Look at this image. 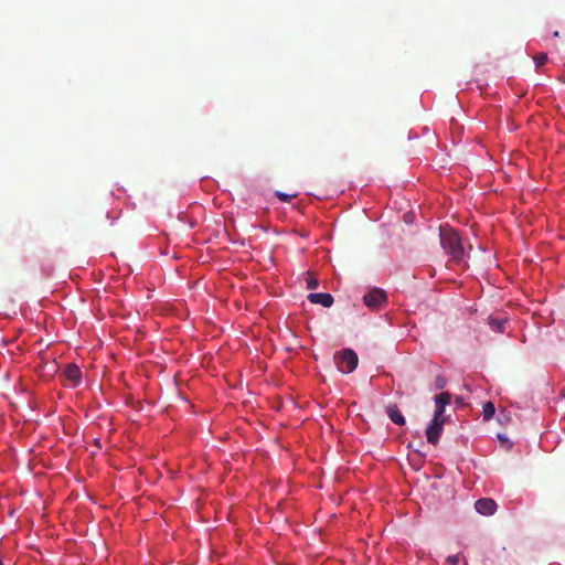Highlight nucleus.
<instances>
[{"label":"nucleus","instance_id":"obj_1","mask_svg":"<svg viewBox=\"0 0 565 565\" xmlns=\"http://www.w3.org/2000/svg\"><path fill=\"white\" fill-rule=\"evenodd\" d=\"M440 244L444 250L451 257L452 260L459 262L463 258L465 250L462 247L461 238L455 230L445 225L439 227Z\"/></svg>","mask_w":565,"mask_h":565},{"label":"nucleus","instance_id":"obj_2","mask_svg":"<svg viewBox=\"0 0 565 565\" xmlns=\"http://www.w3.org/2000/svg\"><path fill=\"white\" fill-rule=\"evenodd\" d=\"M338 370L344 374L353 372L358 366V355L351 349L343 350L340 354L335 355Z\"/></svg>","mask_w":565,"mask_h":565},{"label":"nucleus","instance_id":"obj_3","mask_svg":"<svg viewBox=\"0 0 565 565\" xmlns=\"http://www.w3.org/2000/svg\"><path fill=\"white\" fill-rule=\"evenodd\" d=\"M363 302L371 309H377L386 302V292L383 289L373 288L364 295Z\"/></svg>","mask_w":565,"mask_h":565},{"label":"nucleus","instance_id":"obj_4","mask_svg":"<svg viewBox=\"0 0 565 565\" xmlns=\"http://www.w3.org/2000/svg\"><path fill=\"white\" fill-rule=\"evenodd\" d=\"M444 420L431 419L430 424L426 428L425 435L429 444L436 445L444 429Z\"/></svg>","mask_w":565,"mask_h":565},{"label":"nucleus","instance_id":"obj_5","mask_svg":"<svg viewBox=\"0 0 565 565\" xmlns=\"http://www.w3.org/2000/svg\"><path fill=\"white\" fill-rule=\"evenodd\" d=\"M476 511L482 515H492L497 511V503L493 499L482 498L475 503Z\"/></svg>","mask_w":565,"mask_h":565},{"label":"nucleus","instance_id":"obj_6","mask_svg":"<svg viewBox=\"0 0 565 565\" xmlns=\"http://www.w3.org/2000/svg\"><path fill=\"white\" fill-rule=\"evenodd\" d=\"M308 300L311 303H319L326 308L331 307L333 303V297L331 294H328V292L309 294Z\"/></svg>","mask_w":565,"mask_h":565},{"label":"nucleus","instance_id":"obj_7","mask_svg":"<svg viewBox=\"0 0 565 565\" xmlns=\"http://www.w3.org/2000/svg\"><path fill=\"white\" fill-rule=\"evenodd\" d=\"M386 414L387 416L390 417V419L398 425V426H403L405 425V417L403 416V414L401 413L399 408L397 407V405L395 404H392V405H388L386 407Z\"/></svg>","mask_w":565,"mask_h":565},{"label":"nucleus","instance_id":"obj_8","mask_svg":"<svg viewBox=\"0 0 565 565\" xmlns=\"http://www.w3.org/2000/svg\"><path fill=\"white\" fill-rule=\"evenodd\" d=\"M64 373H65L66 379L68 381H71L73 384H76L79 381L81 375H82L79 367L75 364H68L65 367Z\"/></svg>","mask_w":565,"mask_h":565},{"label":"nucleus","instance_id":"obj_9","mask_svg":"<svg viewBox=\"0 0 565 565\" xmlns=\"http://www.w3.org/2000/svg\"><path fill=\"white\" fill-rule=\"evenodd\" d=\"M490 328L495 332H504V324L507 323L505 319H497L493 317H489L488 319Z\"/></svg>","mask_w":565,"mask_h":565},{"label":"nucleus","instance_id":"obj_10","mask_svg":"<svg viewBox=\"0 0 565 565\" xmlns=\"http://www.w3.org/2000/svg\"><path fill=\"white\" fill-rule=\"evenodd\" d=\"M451 394L449 392H441L437 394L434 398L435 405H438L440 407H446L450 403Z\"/></svg>","mask_w":565,"mask_h":565},{"label":"nucleus","instance_id":"obj_11","mask_svg":"<svg viewBox=\"0 0 565 565\" xmlns=\"http://www.w3.org/2000/svg\"><path fill=\"white\" fill-rule=\"evenodd\" d=\"M494 413H495V407H494L493 403L492 402H487L483 405V418L486 420H489L490 418H492Z\"/></svg>","mask_w":565,"mask_h":565},{"label":"nucleus","instance_id":"obj_12","mask_svg":"<svg viewBox=\"0 0 565 565\" xmlns=\"http://www.w3.org/2000/svg\"><path fill=\"white\" fill-rule=\"evenodd\" d=\"M275 195L281 201V202H290L294 198H296V194H288L280 191H276Z\"/></svg>","mask_w":565,"mask_h":565},{"label":"nucleus","instance_id":"obj_13","mask_svg":"<svg viewBox=\"0 0 565 565\" xmlns=\"http://www.w3.org/2000/svg\"><path fill=\"white\" fill-rule=\"evenodd\" d=\"M444 413H445V407H440V406L436 405L433 419L445 422Z\"/></svg>","mask_w":565,"mask_h":565},{"label":"nucleus","instance_id":"obj_14","mask_svg":"<svg viewBox=\"0 0 565 565\" xmlns=\"http://www.w3.org/2000/svg\"><path fill=\"white\" fill-rule=\"evenodd\" d=\"M547 61V55L545 53H540L534 56V62L537 67L544 65Z\"/></svg>","mask_w":565,"mask_h":565},{"label":"nucleus","instance_id":"obj_15","mask_svg":"<svg viewBox=\"0 0 565 565\" xmlns=\"http://www.w3.org/2000/svg\"><path fill=\"white\" fill-rule=\"evenodd\" d=\"M447 384V380L444 376L438 375L435 380V386L437 390H443Z\"/></svg>","mask_w":565,"mask_h":565},{"label":"nucleus","instance_id":"obj_16","mask_svg":"<svg viewBox=\"0 0 565 565\" xmlns=\"http://www.w3.org/2000/svg\"><path fill=\"white\" fill-rule=\"evenodd\" d=\"M318 287V280L316 278H309L307 281L308 289H316Z\"/></svg>","mask_w":565,"mask_h":565},{"label":"nucleus","instance_id":"obj_17","mask_svg":"<svg viewBox=\"0 0 565 565\" xmlns=\"http://www.w3.org/2000/svg\"><path fill=\"white\" fill-rule=\"evenodd\" d=\"M447 562L450 564V565H457L459 563V555H450L447 557Z\"/></svg>","mask_w":565,"mask_h":565},{"label":"nucleus","instance_id":"obj_18","mask_svg":"<svg viewBox=\"0 0 565 565\" xmlns=\"http://www.w3.org/2000/svg\"><path fill=\"white\" fill-rule=\"evenodd\" d=\"M498 438L502 441V443H507L508 439L505 437H502L501 435H498Z\"/></svg>","mask_w":565,"mask_h":565}]
</instances>
